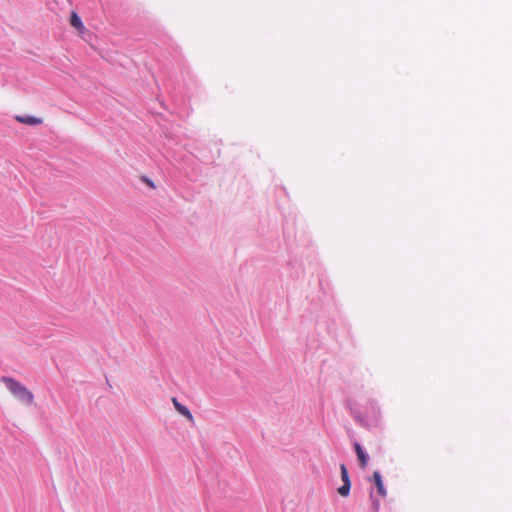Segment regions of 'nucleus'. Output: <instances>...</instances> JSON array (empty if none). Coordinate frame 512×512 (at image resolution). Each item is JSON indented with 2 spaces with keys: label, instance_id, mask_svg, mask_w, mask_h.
I'll return each mask as SVG.
<instances>
[{
  "label": "nucleus",
  "instance_id": "obj_9",
  "mask_svg": "<svg viewBox=\"0 0 512 512\" xmlns=\"http://www.w3.org/2000/svg\"><path fill=\"white\" fill-rule=\"evenodd\" d=\"M340 471H341V479L343 483H351L348 475L347 468L344 464L340 465Z\"/></svg>",
  "mask_w": 512,
  "mask_h": 512
},
{
  "label": "nucleus",
  "instance_id": "obj_1",
  "mask_svg": "<svg viewBox=\"0 0 512 512\" xmlns=\"http://www.w3.org/2000/svg\"><path fill=\"white\" fill-rule=\"evenodd\" d=\"M1 381L5 384L8 391L21 403L30 406L34 402V395L19 381L10 378L2 377Z\"/></svg>",
  "mask_w": 512,
  "mask_h": 512
},
{
  "label": "nucleus",
  "instance_id": "obj_10",
  "mask_svg": "<svg viewBox=\"0 0 512 512\" xmlns=\"http://www.w3.org/2000/svg\"><path fill=\"white\" fill-rule=\"evenodd\" d=\"M142 181L146 183L150 188L154 189L155 185L154 183L147 177H142Z\"/></svg>",
  "mask_w": 512,
  "mask_h": 512
},
{
  "label": "nucleus",
  "instance_id": "obj_2",
  "mask_svg": "<svg viewBox=\"0 0 512 512\" xmlns=\"http://www.w3.org/2000/svg\"><path fill=\"white\" fill-rule=\"evenodd\" d=\"M70 25L78 31L79 36H83V34L86 32V27L75 11H72L71 13Z\"/></svg>",
  "mask_w": 512,
  "mask_h": 512
},
{
  "label": "nucleus",
  "instance_id": "obj_3",
  "mask_svg": "<svg viewBox=\"0 0 512 512\" xmlns=\"http://www.w3.org/2000/svg\"><path fill=\"white\" fill-rule=\"evenodd\" d=\"M172 403H173V406L174 408L176 409V411L178 413H180L182 416H184L187 420H189L190 422H193L194 421V418H193V415L192 413L190 412V410L182 405L178 400L177 398L173 397L172 398Z\"/></svg>",
  "mask_w": 512,
  "mask_h": 512
},
{
  "label": "nucleus",
  "instance_id": "obj_4",
  "mask_svg": "<svg viewBox=\"0 0 512 512\" xmlns=\"http://www.w3.org/2000/svg\"><path fill=\"white\" fill-rule=\"evenodd\" d=\"M354 449L357 454L361 468H363V469L366 468L367 463H368L367 454L364 452L363 448L361 447V445L359 443L354 444Z\"/></svg>",
  "mask_w": 512,
  "mask_h": 512
},
{
  "label": "nucleus",
  "instance_id": "obj_7",
  "mask_svg": "<svg viewBox=\"0 0 512 512\" xmlns=\"http://www.w3.org/2000/svg\"><path fill=\"white\" fill-rule=\"evenodd\" d=\"M380 409L376 402L370 401L369 402V411L367 412V417L376 418L379 415Z\"/></svg>",
  "mask_w": 512,
  "mask_h": 512
},
{
  "label": "nucleus",
  "instance_id": "obj_6",
  "mask_svg": "<svg viewBox=\"0 0 512 512\" xmlns=\"http://www.w3.org/2000/svg\"><path fill=\"white\" fill-rule=\"evenodd\" d=\"M15 120L19 123L26 125H39L42 123V119L34 117V116H16Z\"/></svg>",
  "mask_w": 512,
  "mask_h": 512
},
{
  "label": "nucleus",
  "instance_id": "obj_8",
  "mask_svg": "<svg viewBox=\"0 0 512 512\" xmlns=\"http://www.w3.org/2000/svg\"><path fill=\"white\" fill-rule=\"evenodd\" d=\"M350 488L351 483H343V485L339 487L337 491L342 497H347L349 495Z\"/></svg>",
  "mask_w": 512,
  "mask_h": 512
},
{
  "label": "nucleus",
  "instance_id": "obj_5",
  "mask_svg": "<svg viewBox=\"0 0 512 512\" xmlns=\"http://www.w3.org/2000/svg\"><path fill=\"white\" fill-rule=\"evenodd\" d=\"M372 479H373V482L377 488V491L379 493V495L381 496H386V490L384 488V484H383V481H382V477H381V474L378 472V471H375L373 473V476H372Z\"/></svg>",
  "mask_w": 512,
  "mask_h": 512
}]
</instances>
